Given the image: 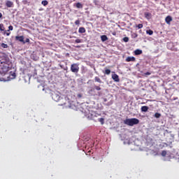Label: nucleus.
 <instances>
[{
    "label": "nucleus",
    "mask_w": 179,
    "mask_h": 179,
    "mask_svg": "<svg viewBox=\"0 0 179 179\" xmlns=\"http://www.w3.org/2000/svg\"><path fill=\"white\" fill-rule=\"evenodd\" d=\"M149 75H150V72L147 71L146 73H144V76H148Z\"/></svg>",
    "instance_id": "nucleus-38"
},
{
    "label": "nucleus",
    "mask_w": 179,
    "mask_h": 179,
    "mask_svg": "<svg viewBox=\"0 0 179 179\" xmlns=\"http://www.w3.org/2000/svg\"><path fill=\"white\" fill-rule=\"evenodd\" d=\"M123 41H124V43H128V41H129V38L127 37V36L123 38Z\"/></svg>",
    "instance_id": "nucleus-27"
},
{
    "label": "nucleus",
    "mask_w": 179,
    "mask_h": 179,
    "mask_svg": "<svg viewBox=\"0 0 179 179\" xmlns=\"http://www.w3.org/2000/svg\"><path fill=\"white\" fill-rule=\"evenodd\" d=\"M136 60L135 57H128L126 59L127 62H135Z\"/></svg>",
    "instance_id": "nucleus-10"
},
{
    "label": "nucleus",
    "mask_w": 179,
    "mask_h": 179,
    "mask_svg": "<svg viewBox=\"0 0 179 179\" xmlns=\"http://www.w3.org/2000/svg\"><path fill=\"white\" fill-rule=\"evenodd\" d=\"M112 79L114 80V82H120V76L115 73L112 75Z\"/></svg>",
    "instance_id": "nucleus-11"
},
{
    "label": "nucleus",
    "mask_w": 179,
    "mask_h": 179,
    "mask_svg": "<svg viewBox=\"0 0 179 179\" xmlns=\"http://www.w3.org/2000/svg\"><path fill=\"white\" fill-rule=\"evenodd\" d=\"M167 155V151L166 150H163L162 152V156H163V157H166V155Z\"/></svg>",
    "instance_id": "nucleus-29"
},
{
    "label": "nucleus",
    "mask_w": 179,
    "mask_h": 179,
    "mask_svg": "<svg viewBox=\"0 0 179 179\" xmlns=\"http://www.w3.org/2000/svg\"><path fill=\"white\" fill-rule=\"evenodd\" d=\"M75 24H76V25L80 24V20H76L75 21Z\"/></svg>",
    "instance_id": "nucleus-36"
},
{
    "label": "nucleus",
    "mask_w": 179,
    "mask_h": 179,
    "mask_svg": "<svg viewBox=\"0 0 179 179\" xmlns=\"http://www.w3.org/2000/svg\"><path fill=\"white\" fill-rule=\"evenodd\" d=\"M66 103H64L63 104H61V106H65Z\"/></svg>",
    "instance_id": "nucleus-42"
},
{
    "label": "nucleus",
    "mask_w": 179,
    "mask_h": 179,
    "mask_svg": "<svg viewBox=\"0 0 179 179\" xmlns=\"http://www.w3.org/2000/svg\"><path fill=\"white\" fill-rule=\"evenodd\" d=\"M134 54H135V55H141V54H142V50H141V49H136V50L134 51Z\"/></svg>",
    "instance_id": "nucleus-20"
},
{
    "label": "nucleus",
    "mask_w": 179,
    "mask_h": 179,
    "mask_svg": "<svg viewBox=\"0 0 179 179\" xmlns=\"http://www.w3.org/2000/svg\"><path fill=\"white\" fill-rule=\"evenodd\" d=\"M42 5H43V6H47V5H48V1L47 0H43L41 1Z\"/></svg>",
    "instance_id": "nucleus-23"
},
{
    "label": "nucleus",
    "mask_w": 179,
    "mask_h": 179,
    "mask_svg": "<svg viewBox=\"0 0 179 179\" xmlns=\"http://www.w3.org/2000/svg\"><path fill=\"white\" fill-rule=\"evenodd\" d=\"M94 89H95V90H97V91L101 90V87H100V86H97V85H95L94 87Z\"/></svg>",
    "instance_id": "nucleus-28"
},
{
    "label": "nucleus",
    "mask_w": 179,
    "mask_h": 179,
    "mask_svg": "<svg viewBox=\"0 0 179 179\" xmlns=\"http://www.w3.org/2000/svg\"><path fill=\"white\" fill-rule=\"evenodd\" d=\"M146 34H148L149 36H152L153 34V31L151 29L147 30Z\"/></svg>",
    "instance_id": "nucleus-26"
},
{
    "label": "nucleus",
    "mask_w": 179,
    "mask_h": 179,
    "mask_svg": "<svg viewBox=\"0 0 179 179\" xmlns=\"http://www.w3.org/2000/svg\"><path fill=\"white\" fill-rule=\"evenodd\" d=\"M1 46L2 47V48H8V44L6 43H1Z\"/></svg>",
    "instance_id": "nucleus-31"
},
{
    "label": "nucleus",
    "mask_w": 179,
    "mask_h": 179,
    "mask_svg": "<svg viewBox=\"0 0 179 179\" xmlns=\"http://www.w3.org/2000/svg\"><path fill=\"white\" fill-rule=\"evenodd\" d=\"M173 20V18L171 17V16L168 15L166 18H165V22L166 23H167V24H169L170 22H171Z\"/></svg>",
    "instance_id": "nucleus-15"
},
{
    "label": "nucleus",
    "mask_w": 179,
    "mask_h": 179,
    "mask_svg": "<svg viewBox=\"0 0 179 179\" xmlns=\"http://www.w3.org/2000/svg\"><path fill=\"white\" fill-rule=\"evenodd\" d=\"M12 30H13V26L10 25L8 27V30H7V31H12Z\"/></svg>",
    "instance_id": "nucleus-32"
},
{
    "label": "nucleus",
    "mask_w": 179,
    "mask_h": 179,
    "mask_svg": "<svg viewBox=\"0 0 179 179\" xmlns=\"http://www.w3.org/2000/svg\"><path fill=\"white\" fill-rule=\"evenodd\" d=\"M52 99L55 101L58 102V101H59V100H61V96H59V94H58L57 93H53V94H52Z\"/></svg>",
    "instance_id": "nucleus-5"
},
{
    "label": "nucleus",
    "mask_w": 179,
    "mask_h": 179,
    "mask_svg": "<svg viewBox=\"0 0 179 179\" xmlns=\"http://www.w3.org/2000/svg\"><path fill=\"white\" fill-rule=\"evenodd\" d=\"M94 80H95V82H97L98 83H103V81H101V79H100V78H99L98 76H96L94 78Z\"/></svg>",
    "instance_id": "nucleus-22"
},
{
    "label": "nucleus",
    "mask_w": 179,
    "mask_h": 179,
    "mask_svg": "<svg viewBox=\"0 0 179 179\" xmlns=\"http://www.w3.org/2000/svg\"><path fill=\"white\" fill-rule=\"evenodd\" d=\"M93 2L96 8H101V0H94Z\"/></svg>",
    "instance_id": "nucleus-7"
},
{
    "label": "nucleus",
    "mask_w": 179,
    "mask_h": 179,
    "mask_svg": "<svg viewBox=\"0 0 179 179\" xmlns=\"http://www.w3.org/2000/svg\"><path fill=\"white\" fill-rule=\"evenodd\" d=\"M177 99H178V98L176 97V98L174 99V100H177Z\"/></svg>",
    "instance_id": "nucleus-44"
},
{
    "label": "nucleus",
    "mask_w": 179,
    "mask_h": 179,
    "mask_svg": "<svg viewBox=\"0 0 179 179\" xmlns=\"http://www.w3.org/2000/svg\"><path fill=\"white\" fill-rule=\"evenodd\" d=\"M5 30V26L3 24H0V31H4Z\"/></svg>",
    "instance_id": "nucleus-24"
},
{
    "label": "nucleus",
    "mask_w": 179,
    "mask_h": 179,
    "mask_svg": "<svg viewBox=\"0 0 179 179\" xmlns=\"http://www.w3.org/2000/svg\"><path fill=\"white\" fill-rule=\"evenodd\" d=\"M141 113H148V111L149 110V106H142L141 108Z\"/></svg>",
    "instance_id": "nucleus-13"
},
{
    "label": "nucleus",
    "mask_w": 179,
    "mask_h": 179,
    "mask_svg": "<svg viewBox=\"0 0 179 179\" xmlns=\"http://www.w3.org/2000/svg\"><path fill=\"white\" fill-rule=\"evenodd\" d=\"M138 65H139V64H136V66H138Z\"/></svg>",
    "instance_id": "nucleus-45"
},
{
    "label": "nucleus",
    "mask_w": 179,
    "mask_h": 179,
    "mask_svg": "<svg viewBox=\"0 0 179 179\" xmlns=\"http://www.w3.org/2000/svg\"><path fill=\"white\" fill-rule=\"evenodd\" d=\"M154 117L155 118H160V117H162V114L159 113H155L154 115Z\"/></svg>",
    "instance_id": "nucleus-25"
},
{
    "label": "nucleus",
    "mask_w": 179,
    "mask_h": 179,
    "mask_svg": "<svg viewBox=\"0 0 179 179\" xmlns=\"http://www.w3.org/2000/svg\"><path fill=\"white\" fill-rule=\"evenodd\" d=\"M74 6H76L78 9H82L83 8V4L80 2H78L74 3Z\"/></svg>",
    "instance_id": "nucleus-14"
},
{
    "label": "nucleus",
    "mask_w": 179,
    "mask_h": 179,
    "mask_svg": "<svg viewBox=\"0 0 179 179\" xmlns=\"http://www.w3.org/2000/svg\"><path fill=\"white\" fill-rule=\"evenodd\" d=\"M96 121H98V122H100L101 124V125H103L104 124V118L103 117H98L97 119L96 118Z\"/></svg>",
    "instance_id": "nucleus-17"
},
{
    "label": "nucleus",
    "mask_w": 179,
    "mask_h": 179,
    "mask_svg": "<svg viewBox=\"0 0 179 179\" xmlns=\"http://www.w3.org/2000/svg\"><path fill=\"white\" fill-rule=\"evenodd\" d=\"M144 16L145 19H148L149 20L150 19H152V13L145 12L144 13Z\"/></svg>",
    "instance_id": "nucleus-12"
},
{
    "label": "nucleus",
    "mask_w": 179,
    "mask_h": 179,
    "mask_svg": "<svg viewBox=\"0 0 179 179\" xmlns=\"http://www.w3.org/2000/svg\"><path fill=\"white\" fill-rule=\"evenodd\" d=\"M100 116H101V113H97L96 112H89L87 115H85V117H87L88 120H92L95 122H97V120L96 118Z\"/></svg>",
    "instance_id": "nucleus-2"
},
{
    "label": "nucleus",
    "mask_w": 179,
    "mask_h": 179,
    "mask_svg": "<svg viewBox=\"0 0 179 179\" xmlns=\"http://www.w3.org/2000/svg\"><path fill=\"white\" fill-rule=\"evenodd\" d=\"M15 41H20V43H24V36H15Z\"/></svg>",
    "instance_id": "nucleus-8"
},
{
    "label": "nucleus",
    "mask_w": 179,
    "mask_h": 179,
    "mask_svg": "<svg viewBox=\"0 0 179 179\" xmlns=\"http://www.w3.org/2000/svg\"><path fill=\"white\" fill-rule=\"evenodd\" d=\"M103 73H105V75H110L111 73V70L105 68V71H103Z\"/></svg>",
    "instance_id": "nucleus-21"
},
{
    "label": "nucleus",
    "mask_w": 179,
    "mask_h": 179,
    "mask_svg": "<svg viewBox=\"0 0 179 179\" xmlns=\"http://www.w3.org/2000/svg\"><path fill=\"white\" fill-rule=\"evenodd\" d=\"M112 34L113 36H115L117 34L115 32H113Z\"/></svg>",
    "instance_id": "nucleus-41"
},
{
    "label": "nucleus",
    "mask_w": 179,
    "mask_h": 179,
    "mask_svg": "<svg viewBox=\"0 0 179 179\" xmlns=\"http://www.w3.org/2000/svg\"><path fill=\"white\" fill-rule=\"evenodd\" d=\"M136 37H138V34H136V33L131 34L132 38H136Z\"/></svg>",
    "instance_id": "nucleus-30"
},
{
    "label": "nucleus",
    "mask_w": 179,
    "mask_h": 179,
    "mask_svg": "<svg viewBox=\"0 0 179 179\" xmlns=\"http://www.w3.org/2000/svg\"><path fill=\"white\" fill-rule=\"evenodd\" d=\"M77 97H78V99H82V94H77Z\"/></svg>",
    "instance_id": "nucleus-39"
},
{
    "label": "nucleus",
    "mask_w": 179,
    "mask_h": 179,
    "mask_svg": "<svg viewBox=\"0 0 179 179\" xmlns=\"http://www.w3.org/2000/svg\"><path fill=\"white\" fill-rule=\"evenodd\" d=\"M16 78V72L15 71H10L3 70L1 69L0 70V82H8L11 80L12 79Z\"/></svg>",
    "instance_id": "nucleus-1"
},
{
    "label": "nucleus",
    "mask_w": 179,
    "mask_h": 179,
    "mask_svg": "<svg viewBox=\"0 0 179 179\" xmlns=\"http://www.w3.org/2000/svg\"><path fill=\"white\" fill-rule=\"evenodd\" d=\"M6 6H7V8H13V2L10 0H7L6 1Z\"/></svg>",
    "instance_id": "nucleus-9"
},
{
    "label": "nucleus",
    "mask_w": 179,
    "mask_h": 179,
    "mask_svg": "<svg viewBox=\"0 0 179 179\" xmlns=\"http://www.w3.org/2000/svg\"><path fill=\"white\" fill-rule=\"evenodd\" d=\"M26 43H30V39L29 38H26V40H24V42L22 44H26Z\"/></svg>",
    "instance_id": "nucleus-33"
},
{
    "label": "nucleus",
    "mask_w": 179,
    "mask_h": 179,
    "mask_svg": "<svg viewBox=\"0 0 179 179\" xmlns=\"http://www.w3.org/2000/svg\"><path fill=\"white\" fill-rule=\"evenodd\" d=\"M107 101H108L107 98H103V104L104 106H107L108 107L110 106H112L113 103H114L113 100H110L108 102Z\"/></svg>",
    "instance_id": "nucleus-6"
},
{
    "label": "nucleus",
    "mask_w": 179,
    "mask_h": 179,
    "mask_svg": "<svg viewBox=\"0 0 179 179\" xmlns=\"http://www.w3.org/2000/svg\"><path fill=\"white\" fill-rule=\"evenodd\" d=\"M6 31H6V30L4 31H3V34H4V35L6 34L7 36H10V32H6Z\"/></svg>",
    "instance_id": "nucleus-34"
},
{
    "label": "nucleus",
    "mask_w": 179,
    "mask_h": 179,
    "mask_svg": "<svg viewBox=\"0 0 179 179\" xmlns=\"http://www.w3.org/2000/svg\"><path fill=\"white\" fill-rule=\"evenodd\" d=\"M2 17V13H0V19Z\"/></svg>",
    "instance_id": "nucleus-40"
},
{
    "label": "nucleus",
    "mask_w": 179,
    "mask_h": 179,
    "mask_svg": "<svg viewBox=\"0 0 179 179\" xmlns=\"http://www.w3.org/2000/svg\"><path fill=\"white\" fill-rule=\"evenodd\" d=\"M31 58L34 59V61H38V57L36 55V54H31Z\"/></svg>",
    "instance_id": "nucleus-18"
},
{
    "label": "nucleus",
    "mask_w": 179,
    "mask_h": 179,
    "mask_svg": "<svg viewBox=\"0 0 179 179\" xmlns=\"http://www.w3.org/2000/svg\"><path fill=\"white\" fill-rule=\"evenodd\" d=\"M75 43H76L77 44H79L80 43H82V40L79 38L76 39Z\"/></svg>",
    "instance_id": "nucleus-35"
},
{
    "label": "nucleus",
    "mask_w": 179,
    "mask_h": 179,
    "mask_svg": "<svg viewBox=\"0 0 179 179\" xmlns=\"http://www.w3.org/2000/svg\"><path fill=\"white\" fill-rule=\"evenodd\" d=\"M124 124L129 125V127H134V125L139 124V120L136 118L126 119L124 121Z\"/></svg>",
    "instance_id": "nucleus-3"
},
{
    "label": "nucleus",
    "mask_w": 179,
    "mask_h": 179,
    "mask_svg": "<svg viewBox=\"0 0 179 179\" xmlns=\"http://www.w3.org/2000/svg\"><path fill=\"white\" fill-rule=\"evenodd\" d=\"M71 71L73 73H78L79 72V64H73L71 66Z\"/></svg>",
    "instance_id": "nucleus-4"
},
{
    "label": "nucleus",
    "mask_w": 179,
    "mask_h": 179,
    "mask_svg": "<svg viewBox=\"0 0 179 179\" xmlns=\"http://www.w3.org/2000/svg\"><path fill=\"white\" fill-rule=\"evenodd\" d=\"M101 41L104 42V41H107V40H108V37H107L106 35H102L101 36Z\"/></svg>",
    "instance_id": "nucleus-19"
},
{
    "label": "nucleus",
    "mask_w": 179,
    "mask_h": 179,
    "mask_svg": "<svg viewBox=\"0 0 179 179\" xmlns=\"http://www.w3.org/2000/svg\"><path fill=\"white\" fill-rule=\"evenodd\" d=\"M78 33H80L81 34L83 33H86V29H85V27H80L78 29Z\"/></svg>",
    "instance_id": "nucleus-16"
},
{
    "label": "nucleus",
    "mask_w": 179,
    "mask_h": 179,
    "mask_svg": "<svg viewBox=\"0 0 179 179\" xmlns=\"http://www.w3.org/2000/svg\"><path fill=\"white\" fill-rule=\"evenodd\" d=\"M137 27H138V29H142V27H143V24H138L137 25Z\"/></svg>",
    "instance_id": "nucleus-37"
},
{
    "label": "nucleus",
    "mask_w": 179,
    "mask_h": 179,
    "mask_svg": "<svg viewBox=\"0 0 179 179\" xmlns=\"http://www.w3.org/2000/svg\"><path fill=\"white\" fill-rule=\"evenodd\" d=\"M139 72H141L142 73V71H141V69H138Z\"/></svg>",
    "instance_id": "nucleus-43"
}]
</instances>
